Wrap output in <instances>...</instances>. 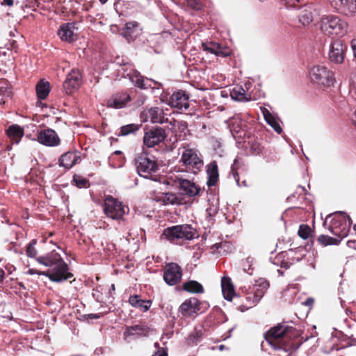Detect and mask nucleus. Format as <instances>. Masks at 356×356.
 I'll list each match as a JSON object with an SVG mask.
<instances>
[{
	"label": "nucleus",
	"mask_w": 356,
	"mask_h": 356,
	"mask_svg": "<svg viewBox=\"0 0 356 356\" xmlns=\"http://www.w3.org/2000/svg\"><path fill=\"white\" fill-rule=\"evenodd\" d=\"M264 337L273 350L289 353V356L303 343L300 331L285 323H278L270 327L264 334Z\"/></svg>",
	"instance_id": "nucleus-1"
},
{
	"label": "nucleus",
	"mask_w": 356,
	"mask_h": 356,
	"mask_svg": "<svg viewBox=\"0 0 356 356\" xmlns=\"http://www.w3.org/2000/svg\"><path fill=\"white\" fill-rule=\"evenodd\" d=\"M330 232L338 238H332L326 235H321L318 241L324 245H337L341 240L346 237L350 232L352 220L350 218L343 212H337L326 217L324 225L327 226Z\"/></svg>",
	"instance_id": "nucleus-2"
},
{
	"label": "nucleus",
	"mask_w": 356,
	"mask_h": 356,
	"mask_svg": "<svg viewBox=\"0 0 356 356\" xmlns=\"http://www.w3.org/2000/svg\"><path fill=\"white\" fill-rule=\"evenodd\" d=\"M38 261L51 268L47 273H44L51 281L60 282L72 277V274L68 273L67 264L57 252H52L46 257H40L38 259Z\"/></svg>",
	"instance_id": "nucleus-3"
},
{
	"label": "nucleus",
	"mask_w": 356,
	"mask_h": 356,
	"mask_svg": "<svg viewBox=\"0 0 356 356\" xmlns=\"http://www.w3.org/2000/svg\"><path fill=\"white\" fill-rule=\"evenodd\" d=\"M349 24L341 17L328 14L321 17L319 29L321 33L330 38L343 37L348 33Z\"/></svg>",
	"instance_id": "nucleus-4"
},
{
	"label": "nucleus",
	"mask_w": 356,
	"mask_h": 356,
	"mask_svg": "<svg viewBox=\"0 0 356 356\" xmlns=\"http://www.w3.org/2000/svg\"><path fill=\"white\" fill-rule=\"evenodd\" d=\"M135 165L140 177L156 180L152 174L158 170V164L154 159L144 153L140 154L135 158Z\"/></svg>",
	"instance_id": "nucleus-5"
},
{
	"label": "nucleus",
	"mask_w": 356,
	"mask_h": 356,
	"mask_svg": "<svg viewBox=\"0 0 356 356\" xmlns=\"http://www.w3.org/2000/svg\"><path fill=\"white\" fill-rule=\"evenodd\" d=\"M163 235L170 241L177 239L192 240L196 236L197 232L191 225L184 224L168 227L163 231Z\"/></svg>",
	"instance_id": "nucleus-6"
},
{
	"label": "nucleus",
	"mask_w": 356,
	"mask_h": 356,
	"mask_svg": "<svg viewBox=\"0 0 356 356\" xmlns=\"http://www.w3.org/2000/svg\"><path fill=\"white\" fill-rule=\"evenodd\" d=\"M309 77L312 81L325 87H329L334 83L333 73L323 65H316L309 70Z\"/></svg>",
	"instance_id": "nucleus-7"
},
{
	"label": "nucleus",
	"mask_w": 356,
	"mask_h": 356,
	"mask_svg": "<svg viewBox=\"0 0 356 356\" xmlns=\"http://www.w3.org/2000/svg\"><path fill=\"white\" fill-rule=\"evenodd\" d=\"M180 162L193 173H196L203 166V161L199 157L195 149L184 148Z\"/></svg>",
	"instance_id": "nucleus-8"
},
{
	"label": "nucleus",
	"mask_w": 356,
	"mask_h": 356,
	"mask_svg": "<svg viewBox=\"0 0 356 356\" xmlns=\"http://www.w3.org/2000/svg\"><path fill=\"white\" fill-rule=\"evenodd\" d=\"M104 211L108 218L118 220L125 214L126 208L118 200L108 196L104 200Z\"/></svg>",
	"instance_id": "nucleus-9"
},
{
	"label": "nucleus",
	"mask_w": 356,
	"mask_h": 356,
	"mask_svg": "<svg viewBox=\"0 0 356 356\" xmlns=\"http://www.w3.org/2000/svg\"><path fill=\"white\" fill-rule=\"evenodd\" d=\"M347 46L341 40H334L330 46L329 59L332 63L341 64L343 62Z\"/></svg>",
	"instance_id": "nucleus-10"
},
{
	"label": "nucleus",
	"mask_w": 356,
	"mask_h": 356,
	"mask_svg": "<svg viewBox=\"0 0 356 356\" xmlns=\"http://www.w3.org/2000/svg\"><path fill=\"white\" fill-rule=\"evenodd\" d=\"M339 13L352 17L356 14V0H327Z\"/></svg>",
	"instance_id": "nucleus-11"
},
{
	"label": "nucleus",
	"mask_w": 356,
	"mask_h": 356,
	"mask_svg": "<svg viewBox=\"0 0 356 356\" xmlns=\"http://www.w3.org/2000/svg\"><path fill=\"white\" fill-rule=\"evenodd\" d=\"M166 138L165 130L161 127H154L145 133L143 143L147 147H152L163 142Z\"/></svg>",
	"instance_id": "nucleus-12"
},
{
	"label": "nucleus",
	"mask_w": 356,
	"mask_h": 356,
	"mask_svg": "<svg viewBox=\"0 0 356 356\" xmlns=\"http://www.w3.org/2000/svg\"><path fill=\"white\" fill-rule=\"evenodd\" d=\"M140 118L143 122H150L151 123L163 124L168 122V118L165 117L163 111L159 107H152L144 110Z\"/></svg>",
	"instance_id": "nucleus-13"
},
{
	"label": "nucleus",
	"mask_w": 356,
	"mask_h": 356,
	"mask_svg": "<svg viewBox=\"0 0 356 356\" xmlns=\"http://www.w3.org/2000/svg\"><path fill=\"white\" fill-rule=\"evenodd\" d=\"M182 275L181 267L175 263L165 266L163 279L169 286H174L179 283Z\"/></svg>",
	"instance_id": "nucleus-14"
},
{
	"label": "nucleus",
	"mask_w": 356,
	"mask_h": 356,
	"mask_svg": "<svg viewBox=\"0 0 356 356\" xmlns=\"http://www.w3.org/2000/svg\"><path fill=\"white\" fill-rule=\"evenodd\" d=\"M151 329L145 322H139L131 326H127L124 332L126 338L136 339L140 337L148 336Z\"/></svg>",
	"instance_id": "nucleus-15"
},
{
	"label": "nucleus",
	"mask_w": 356,
	"mask_h": 356,
	"mask_svg": "<svg viewBox=\"0 0 356 356\" xmlns=\"http://www.w3.org/2000/svg\"><path fill=\"white\" fill-rule=\"evenodd\" d=\"M168 104L178 110L186 111L189 107L188 95L184 90L175 92L170 96Z\"/></svg>",
	"instance_id": "nucleus-16"
},
{
	"label": "nucleus",
	"mask_w": 356,
	"mask_h": 356,
	"mask_svg": "<svg viewBox=\"0 0 356 356\" xmlns=\"http://www.w3.org/2000/svg\"><path fill=\"white\" fill-rule=\"evenodd\" d=\"M81 84V74L78 70H72L63 83V90L67 95L74 92Z\"/></svg>",
	"instance_id": "nucleus-17"
},
{
	"label": "nucleus",
	"mask_w": 356,
	"mask_h": 356,
	"mask_svg": "<svg viewBox=\"0 0 356 356\" xmlns=\"http://www.w3.org/2000/svg\"><path fill=\"white\" fill-rule=\"evenodd\" d=\"M38 141L46 146L54 147L60 143L57 134L51 129L40 131L38 134Z\"/></svg>",
	"instance_id": "nucleus-18"
},
{
	"label": "nucleus",
	"mask_w": 356,
	"mask_h": 356,
	"mask_svg": "<svg viewBox=\"0 0 356 356\" xmlns=\"http://www.w3.org/2000/svg\"><path fill=\"white\" fill-rule=\"evenodd\" d=\"M264 291H241V298H243L245 302L242 301V305L246 308H251L255 305L263 297Z\"/></svg>",
	"instance_id": "nucleus-19"
},
{
	"label": "nucleus",
	"mask_w": 356,
	"mask_h": 356,
	"mask_svg": "<svg viewBox=\"0 0 356 356\" xmlns=\"http://www.w3.org/2000/svg\"><path fill=\"white\" fill-rule=\"evenodd\" d=\"M200 310V302L195 298L185 300L179 307V312L185 317H191Z\"/></svg>",
	"instance_id": "nucleus-20"
},
{
	"label": "nucleus",
	"mask_w": 356,
	"mask_h": 356,
	"mask_svg": "<svg viewBox=\"0 0 356 356\" xmlns=\"http://www.w3.org/2000/svg\"><path fill=\"white\" fill-rule=\"evenodd\" d=\"M318 13V11L313 6H305L301 8L299 13V22L303 26H307L313 22L314 17L316 16Z\"/></svg>",
	"instance_id": "nucleus-21"
},
{
	"label": "nucleus",
	"mask_w": 356,
	"mask_h": 356,
	"mask_svg": "<svg viewBox=\"0 0 356 356\" xmlns=\"http://www.w3.org/2000/svg\"><path fill=\"white\" fill-rule=\"evenodd\" d=\"M81 158L78 152H67L63 154L60 159V165L67 169L71 168L76 163L79 162Z\"/></svg>",
	"instance_id": "nucleus-22"
},
{
	"label": "nucleus",
	"mask_w": 356,
	"mask_h": 356,
	"mask_svg": "<svg viewBox=\"0 0 356 356\" xmlns=\"http://www.w3.org/2000/svg\"><path fill=\"white\" fill-rule=\"evenodd\" d=\"M74 31V26L72 24L67 23L60 26L58 34L62 40L72 42L76 39V35Z\"/></svg>",
	"instance_id": "nucleus-23"
},
{
	"label": "nucleus",
	"mask_w": 356,
	"mask_h": 356,
	"mask_svg": "<svg viewBox=\"0 0 356 356\" xmlns=\"http://www.w3.org/2000/svg\"><path fill=\"white\" fill-rule=\"evenodd\" d=\"M202 49L204 51L217 56L227 57L229 55V51L226 48H223L219 44L213 42L203 43Z\"/></svg>",
	"instance_id": "nucleus-24"
},
{
	"label": "nucleus",
	"mask_w": 356,
	"mask_h": 356,
	"mask_svg": "<svg viewBox=\"0 0 356 356\" xmlns=\"http://www.w3.org/2000/svg\"><path fill=\"white\" fill-rule=\"evenodd\" d=\"M179 186L184 193L191 197L195 196L200 191V187L196 186L193 182L186 179L180 180Z\"/></svg>",
	"instance_id": "nucleus-25"
},
{
	"label": "nucleus",
	"mask_w": 356,
	"mask_h": 356,
	"mask_svg": "<svg viewBox=\"0 0 356 356\" xmlns=\"http://www.w3.org/2000/svg\"><path fill=\"white\" fill-rule=\"evenodd\" d=\"M129 100L130 97L127 94L117 95L108 101L107 105L113 108H122Z\"/></svg>",
	"instance_id": "nucleus-26"
},
{
	"label": "nucleus",
	"mask_w": 356,
	"mask_h": 356,
	"mask_svg": "<svg viewBox=\"0 0 356 356\" xmlns=\"http://www.w3.org/2000/svg\"><path fill=\"white\" fill-rule=\"evenodd\" d=\"M6 132L10 140L13 143H19L21 138L24 136L23 129L17 124H13L10 126L7 129Z\"/></svg>",
	"instance_id": "nucleus-27"
},
{
	"label": "nucleus",
	"mask_w": 356,
	"mask_h": 356,
	"mask_svg": "<svg viewBox=\"0 0 356 356\" xmlns=\"http://www.w3.org/2000/svg\"><path fill=\"white\" fill-rule=\"evenodd\" d=\"M261 113L266 122L278 134L282 131V127L277 119L271 114V113L264 107L261 108Z\"/></svg>",
	"instance_id": "nucleus-28"
},
{
	"label": "nucleus",
	"mask_w": 356,
	"mask_h": 356,
	"mask_svg": "<svg viewBox=\"0 0 356 356\" xmlns=\"http://www.w3.org/2000/svg\"><path fill=\"white\" fill-rule=\"evenodd\" d=\"M207 172L208 175V186H214L218 180V170L216 161H212L207 165Z\"/></svg>",
	"instance_id": "nucleus-29"
},
{
	"label": "nucleus",
	"mask_w": 356,
	"mask_h": 356,
	"mask_svg": "<svg viewBox=\"0 0 356 356\" xmlns=\"http://www.w3.org/2000/svg\"><path fill=\"white\" fill-rule=\"evenodd\" d=\"M232 99L240 102L249 101L251 95L245 92L241 86H236L230 92Z\"/></svg>",
	"instance_id": "nucleus-30"
},
{
	"label": "nucleus",
	"mask_w": 356,
	"mask_h": 356,
	"mask_svg": "<svg viewBox=\"0 0 356 356\" xmlns=\"http://www.w3.org/2000/svg\"><path fill=\"white\" fill-rule=\"evenodd\" d=\"M138 24L136 22H130L125 25V31L122 35L127 40L133 39L138 33Z\"/></svg>",
	"instance_id": "nucleus-31"
},
{
	"label": "nucleus",
	"mask_w": 356,
	"mask_h": 356,
	"mask_svg": "<svg viewBox=\"0 0 356 356\" xmlns=\"http://www.w3.org/2000/svg\"><path fill=\"white\" fill-rule=\"evenodd\" d=\"M124 76H128L130 79V81L135 84L136 86L140 88H146L147 86L144 83V80L142 77V76L140 75V74L134 70H131L129 72L126 73L124 74Z\"/></svg>",
	"instance_id": "nucleus-32"
},
{
	"label": "nucleus",
	"mask_w": 356,
	"mask_h": 356,
	"mask_svg": "<svg viewBox=\"0 0 356 356\" xmlns=\"http://www.w3.org/2000/svg\"><path fill=\"white\" fill-rule=\"evenodd\" d=\"M49 83L43 80L40 81L36 86V92L38 98L44 99L49 93Z\"/></svg>",
	"instance_id": "nucleus-33"
},
{
	"label": "nucleus",
	"mask_w": 356,
	"mask_h": 356,
	"mask_svg": "<svg viewBox=\"0 0 356 356\" xmlns=\"http://www.w3.org/2000/svg\"><path fill=\"white\" fill-rule=\"evenodd\" d=\"M129 301L131 305L137 307L144 308L145 311L148 310L152 304L151 300H143L138 296H130Z\"/></svg>",
	"instance_id": "nucleus-34"
},
{
	"label": "nucleus",
	"mask_w": 356,
	"mask_h": 356,
	"mask_svg": "<svg viewBox=\"0 0 356 356\" xmlns=\"http://www.w3.org/2000/svg\"><path fill=\"white\" fill-rule=\"evenodd\" d=\"M159 200L164 204H175L179 203V200L175 193H165L159 197Z\"/></svg>",
	"instance_id": "nucleus-35"
},
{
	"label": "nucleus",
	"mask_w": 356,
	"mask_h": 356,
	"mask_svg": "<svg viewBox=\"0 0 356 356\" xmlns=\"http://www.w3.org/2000/svg\"><path fill=\"white\" fill-rule=\"evenodd\" d=\"M140 125L137 124H129L127 125L122 126L120 128V134L119 136H127L131 134H134L137 131Z\"/></svg>",
	"instance_id": "nucleus-36"
},
{
	"label": "nucleus",
	"mask_w": 356,
	"mask_h": 356,
	"mask_svg": "<svg viewBox=\"0 0 356 356\" xmlns=\"http://www.w3.org/2000/svg\"><path fill=\"white\" fill-rule=\"evenodd\" d=\"M202 338V333L201 331H195L190 334L187 338V343L189 346L197 345Z\"/></svg>",
	"instance_id": "nucleus-37"
},
{
	"label": "nucleus",
	"mask_w": 356,
	"mask_h": 356,
	"mask_svg": "<svg viewBox=\"0 0 356 356\" xmlns=\"http://www.w3.org/2000/svg\"><path fill=\"white\" fill-rule=\"evenodd\" d=\"M312 233L311 228L307 225H301L299 227L298 235L303 239L308 238Z\"/></svg>",
	"instance_id": "nucleus-38"
},
{
	"label": "nucleus",
	"mask_w": 356,
	"mask_h": 356,
	"mask_svg": "<svg viewBox=\"0 0 356 356\" xmlns=\"http://www.w3.org/2000/svg\"><path fill=\"white\" fill-rule=\"evenodd\" d=\"M245 123L238 118H234L232 122L231 131L232 132L238 133L242 129Z\"/></svg>",
	"instance_id": "nucleus-39"
},
{
	"label": "nucleus",
	"mask_w": 356,
	"mask_h": 356,
	"mask_svg": "<svg viewBox=\"0 0 356 356\" xmlns=\"http://www.w3.org/2000/svg\"><path fill=\"white\" fill-rule=\"evenodd\" d=\"M182 289H203V286L196 281H188L184 283Z\"/></svg>",
	"instance_id": "nucleus-40"
},
{
	"label": "nucleus",
	"mask_w": 356,
	"mask_h": 356,
	"mask_svg": "<svg viewBox=\"0 0 356 356\" xmlns=\"http://www.w3.org/2000/svg\"><path fill=\"white\" fill-rule=\"evenodd\" d=\"M223 297L228 301H232L234 298H241V293H236V291H222Z\"/></svg>",
	"instance_id": "nucleus-41"
},
{
	"label": "nucleus",
	"mask_w": 356,
	"mask_h": 356,
	"mask_svg": "<svg viewBox=\"0 0 356 356\" xmlns=\"http://www.w3.org/2000/svg\"><path fill=\"white\" fill-rule=\"evenodd\" d=\"M221 289H234V284L229 277L224 276L222 277Z\"/></svg>",
	"instance_id": "nucleus-42"
},
{
	"label": "nucleus",
	"mask_w": 356,
	"mask_h": 356,
	"mask_svg": "<svg viewBox=\"0 0 356 356\" xmlns=\"http://www.w3.org/2000/svg\"><path fill=\"white\" fill-rule=\"evenodd\" d=\"M36 244V241L33 240L26 248V254L28 257H34L37 254V250L35 248V245Z\"/></svg>",
	"instance_id": "nucleus-43"
},
{
	"label": "nucleus",
	"mask_w": 356,
	"mask_h": 356,
	"mask_svg": "<svg viewBox=\"0 0 356 356\" xmlns=\"http://www.w3.org/2000/svg\"><path fill=\"white\" fill-rule=\"evenodd\" d=\"M74 181L76 184V186L79 188H83L86 187V185L88 184V180L79 176H74Z\"/></svg>",
	"instance_id": "nucleus-44"
},
{
	"label": "nucleus",
	"mask_w": 356,
	"mask_h": 356,
	"mask_svg": "<svg viewBox=\"0 0 356 356\" xmlns=\"http://www.w3.org/2000/svg\"><path fill=\"white\" fill-rule=\"evenodd\" d=\"M256 286L261 287V289H266L269 287V282L264 278H259L256 281Z\"/></svg>",
	"instance_id": "nucleus-45"
},
{
	"label": "nucleus",
	"mask_w": 356,
	"mask_h": 356,
	"mask_svg": "<svg viewBox=\"0 0 356 356\" xmlns=\"http://www.w3.org/2000/svg\"><path fill=\"white\" fill-rule=\"evenodd\" d=\"M250 150L252 154L259 155L262 152L263 147L259 143H253L251 145Z\"/></svg>",
	"instance_id": "nucleus-46"
},
{
	"label": "nucleus",
	"mask_w": 356,
	"mask_h": 356,
	"mask_svg": "<svg viewBox=\"0 0 356 356\" xmlns=\"http://www.w3.org/2000/svg\"><path fill=\"white\" fill-rule=\"evenodd\" d=\"M314 301L315 300L314 298L309 297L305 300L302 302V305L307 307L309 309H311L314 305Z\"/></svg>",
	"instance_id": "nucleus-47"
},
{
	"label": "nucleus",
	"mask_w": 356,
	"mask_h": 356,
	"mask_svg": "<svg viewBox=\"0 0 356 356\" xmlns=\"http://www.w3.org/2000/svg\"><path fill=\"white\" fill-rule=\"evenodd\" d=\"M152 356H168V353L165 348H159Z\"/></svg>",
	"instance_id": "nucleus-48"
},
{
	"label": "nucleus",
	"mask_w": 356,
	"mask_h": 356,
	"mask_svg": "<svg viewBox=\"0 0 356 356\" xmlns=\"http://www.w3.org/2000/svg\"><path fill=\"white\" fill-rule=\"evenodd\" d=\"M289 8H295L300 0H283Z\"/></svg>",
	"instance_id": "nucleus-49"
},
{
	"label": "nucleus",
	"mask_w": 356,
	"mask_h": 356,
	"mask_svg": "<svg viewBox=\"0 0 356 356\" xmlns=\"http://www.w3.org/2000/svg\"><path fill=\"white\" fill-rule=\"evenodd\" d=\"M351 87L356 90V72L353 73L350 78Z\"/></svg>",
	"instance_id": "nucleus-50"
},
{
	"label": "nucleus",
	"mask_w": 356,
	"mask_h": 356,
	"mask_svg": "<svg viewBox=\"0 0 356 356\" xmlns=\"http://www.w3.org/2000/svg\"><path fill=\"white\" fill-rule=\"evenodd\" d=\"M351 48L353 51L354 57L356 58V39L352 40Z\"/></svg>",
	"instance_id": "nucleus-51"
},
{
	"label": "nucleus",
	"mask_w": 356,
	"mask_h": 356,
	"mask_svg": "<svg viewBox=\"0 0 356 356\" xmlns=\"http://www.w3.org/2000/svg\"><path fill=\"white\" fill-rule=\"evenodd\" d=\"M99 314H90L87 315V319H97L100 318Z\"/></svg>",
	"instance_id": "nucleus-52"
},
{
	"label": "nucleus",
	"mask_w": 356,
	"mask_h": 356,
	"mask_svg": "<svg viewBox=\"0 0 356 356\" xmlns=\"http://www.w3.org/2000/svg\"><path fill=\"white\" fill-rule=\"evenodd\" d=\"M347 245L349 248L356 250V241H348L347 242Z\"/></svg>",
	"instance_id": "nucleus-53"
},
{
	"label": "nucleus",
	"mask_w": 356,
	"mask_h": 356,
	"mask_svg": "<svg viewBox=\"0 0 356 356\" xmlns=\"http://www.w3.org/2000/svg\"><path fill=\"white\" fill-rule=\"evenodd\" d=\"M111 31L113 33H116L118 31V28L116 25H111Z\"/></svg>",
	"instance_id": "nucleus-54"
},
{
	"label": "nucleus",
	"mask_w": 356,
	"mask_h": 356,
	"mask_svg": "<svg viewBox=\"0 0 356 356\" xmlns=\"http://www.w3.org/2000/svg\"><path fill=\"white\" fill-rule=\"evenodd\" d=\"M3 3L6 6H11L13 5V0H3Z\"/></svg>",
	"instance_id": "nucleus-55"
},
{
	"label": "nucleus",
	"mask_w": 356,
	"mask_h": 356,
	"mask_svg": "<svg viewBox=\"0 0 356 356\" xmlns=\"http://www.w3.org/2000/svg\"><path fill=\"white\" fill-rule=\"evenodd\" d=\"M4 276V271L2 269H0V280L3 279Z\"/></svg>",
	"instance_id": "nucleus-56"
},
{
	"label": "nucleus",
	"mask_w": 356,
	"mask_h": 356,
	"mask_svg": "<svg viewBox=\"0 0 356 356\" xmlns=\"http://www.w3.org/2000/svg\"><path fill=\"white\" fill-rule=\"evenodd\" d=\"M28 272H29V274H31V275H33V274H35V273H37V272H36V270H34V269H29Z\"/></svg>",
	"instance_id": "nucleus-57"
},
{
	"label": "nucleus",
	"mask_w": 356,
	"mask_h": 356,
	"mask_svg": "<svg viewBox=\"0 0 356 356\" xmlns=\"http://www.w3.org/2000/svg\"><path fill=\"white\" fill-rule=\"evenodd\" d=\"M188 292H192V293H202L204 291H197V290H195V291H188Z\"/></svg>",
	"instance_id": "nucleus-58"
},
{
	"label": "nucleus",
	"mask_w": 356,
	"mask_h": 356,
	"mask_svg": "<svg viewBox=\"0 0 356 356\" xmlns=\"http://www.w3.org/2000/svg\"><path fill=\"white\" fill-rule=\"evenodd\" d=\"M97 300L99 302H104V300L102 298L100 299L98 295H97Z\"/></svg>",
	"instance_id": "nucleus-59"
},
{
	"label": "nucleus",
	"mask_w": 356,
	"mask_h": 356,
	"mask_svg": "<svg viewBox=\"0 0 356 356\" xmlns=\"http://www.w3.org/2000/svg\"><path fill=\"white\" fill-rule=\"evenodd\" d=\"M355 120H354V124H355V127H356V108L355 111Z\"/></svg>",
	"instance_id": "nucleus-60"
},
{
	"label": "nucleus",
	"mask_w": 356,
	"mask_h": 356,
	"mask_svg": "<svg viewBox=\"0 0 356 356\" xmlns=\"http://www.w3.org/2000/svg\"><path fill=\"white\" fill-rule=\"evenodd\" d=\"M353 229L355 232V233L356 234V225H353Z\"/></svg>",
	"instance_id": "nucleus-61"
},
{
	"label": "nucleus",
	"mask_w": 356,
	"mask_h": 356,
	"mask_svg": "<svg viewBox=\"0 0 356 356\" xmlns=\"http://www.w3.org/2000/svg\"><path fill=\"white\" fill-rule=\"evenodd\" d=\"M99 1L104 4L107 1V0H99Z\"/></svg>",
	"instance_id": "nucleus-62"
},
{
	"label": "nucleus",
	"mask_w": 356,
	"mask_h": 356,
	"mask_svg": "<svg viewBox=\"0 0 356 356\" xmlns=\"http://www.w3.org/2000/svg\"><path fill=\"white\" fill-rule=\"evenodd\" d=\"M220 350L223 349V346H222V345H221V346H220Z\"/></svg>",
	"instance_id": "nucleus-63"
},
{
	"label": "nucleus",
	"mask_w": 356,
	"mask_h": 356,
	"mask_svg": "<svg viewBox=\"0 0 356 356\" xmlns=\"http://www.w3.org/2000/svg\"><path fill=\"white\" fill-rule=\"evenodd\" d=\"M111 287H112V289H115V286H114V284H112Z\"/></svg>",
	"instance_id": "nucleus-64"
}]
</instances>
